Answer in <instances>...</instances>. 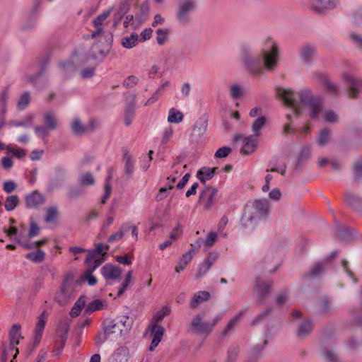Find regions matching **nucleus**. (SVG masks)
Returning a JSON list of instances; mask_svg holds the SVG:
<instances>
[{
	"mask_svg": "<svg viewBox=\"0 0 362 362\" xmlns=\"http://www.w3.org/2000/svg\"><path fill=\"white\" fill-rule=\"evenodd\" d=\"M147 333H150V335L152 337V341L148 349L150 351H153L163 338L164 328L157 322H151L146 332V334Z\"/></svg>",
	"mask_w": 362,
	"mask_h": 362,
	"instance_id": "6e6552de",
	"label": "nucleus"
},
{
	"mask_svg": "<svg viewBox=\"0 0 362 362\" xmlns=\"http://www.w3.org/2000/svg\"><path fill=\"white\" fill-rule=\"evenodd\" d=\"M113 8L103 11L101 14L97 16L92 22L93 26H103L104 22L107 17L110 15Z\"/></svg>",
	"mask_w": 362,
	"mask_h": 362,
	"instance_id": "a18cd8bd",
	"label": "nucleus"
},
{
	"mask_svg": "<svg viewBox=\"0 0 362 362\" xmlns=\"http://www.w3.org/2000/svg\"><path fill=\"white\" fill-rule=\"evenodd\" d=\"M316 53V48L314 45H305L300 49V59L305 64H311Z\"/></svg>",
	"mask_w": 362,
	"mask_h": 362,
	"instance_id": "a211bd4d",
	"label": "nucleus"
},
{
	"mask_svg": "<svg viewBox=\"0 0 362 362\" xmlns=\"http://www.w3.org/2000/svg\"><path fill=\"white\" fill-rule=\"evenodd\" d=\"M59 216V210L57 206H52L46 209L45 221L47 223L54 221Z\"/></svg>",
	"mask_w": 362,
	"mask_h": 362,
	"instance_id": "c03bdc74",
	"label": "nucleus"
},
{
	"mask_svg": "<svg viewBox=\"0 0 362 362\" xmlns=\"http://www.w3.org/2000/svg\"><path fill=\"white\" fill-rule=\"evenodd\" d=\"M25 257L33 262L40 263L45 259V252L37 249L36 251L27 253Z\"/></svg>",
	"mask_w": 362,
	"mask_h": 362,
	"instance_id": "c9c22d12",
	"label": "nucleus"
},
{
	"mask_svg": "<svg viewBox=\"0 0 362 362\" xmlns=\"http://www.w3.org/2000/svg\"><path fill=\"white\" fill-rule=\"evenodd\" d=\"M94 28L91 33V38L98 40L104 47H110L112 42V34L105 30L103 26H94Z\"/></svg>",
	"mask_w": 362,
	"mask_h": 362,
	"instance_id": "1a4fd4ad",
	"label": "nucleus"
},
{
	"mask_svg": "<svg viewBox=\"0 0 362 362\" xmlns=\"http://www.w3.org/2000/svg\"><path fill=\"white\" fill-rule=\"evenodd\" d=\"M259 136V134H255L245 137L243 140V146L240 152L244 154L252 153L257 148Z\"/></svg>",
	"mask_w": 362,
	"mask_h": 362,
	"instance_id": "6ab92c4d",
	"label": "nucleus"
},
{
	"mask_svg": "<svg viewBox=\"0 0 362 362\" xmlns=\"http://www.w3.org/2000/svg\"><path fill=\"white\" fill-rule=\"evenodd\" d=\"M339 0H311V8L321 13L326 9H333L339 4Z\"/></svg>",
	"mask_w": 362,
	"mask_h": 362,
	"instance_id": "ddd939ff",
	"label": "nucleus"
},
{
	"mask_svg": "<svg viewBox=\"0 0 362 362\" xmlns=\"http://www.w3.org/2000/svg\"><path fill=\"white\" fill-rule=\"evenodd\" d=\"M326 269L325 262H319L314 265L310 270V274L313 277H317L320 276Z\"/></svg>",
	"mask_w": 362,
	"mask_h": 362,
	"instance_id": "8fccbe9b",
	"label": "nucleus"
},
{
	"mask_svg": "<svg viewBox=\"0 0 362 362\" xmlns=\"http://www.w3.org/2000/svg\"><path fill=\"white\" fill-rule=\"evenodd\" d=\"M211 297L208 291H199L196 293L190 303V306L192 308H196L200 303L207 301Z\"/></svg>",
	"mask_w": 362,
	"mask_h": 362,
	"instance_id": "cd10ccee",
	"label": "nucleus"
},
{
	"mask_svg": "<svg viewBox=\"0 0 362 362\" xmlns=\"http://www.w3.org/2000/svg\"><path fill=\"white\" fill-rule=\"evenodd\" d=\"M197 8L196 0H182L177 6L176 16L177 21L181 24H187L190 21L191 13Z\"/></svg>",
	"mask_w": 362,
	"mask_h": 362,
	"instance_id": "423d86ee",
	"label": "nucleus"
},
{
	"mask_svg": "<svg viewBox=\"0 0 362 362\" xmlns=\"http://www.w3.org/2000/svg\"><path fill=\"white\" fill-rule=\"evenodd\" d=\"M216 259V257H213L212 256L208 257L203 263L200 265L199 270L197 273V278H202L204 276L209 270L211 267L213 265Z\"/></svg>",
	"mask_w": 362,
	"mask_h": 362,
	"instance_id": "c85d7f7f",
	"label": "nucleus"
},
{
	"mask_svg": "<svg viewBox=\"0 0 362 362\" xmlns=\"http://www.w3.org/2000/svg\"><path fill=\"white\" fill-rule=\"evenodd\" d=\"M47 322V312L43 311L38 317L35 329V342L39 343Z\"/></svg>",
	"mask_w": 362,
	"mask_h": 362,
	"instance_id": "412c9836",
	"label": "nucleus"
},
{
	"mask_svg": "<svg viewBox=\"0 0 362 362\" xmlns=\"http://www.w3.org/2000/svg\"><path fill=\"white\" fill-rule=\"evenodd\" d=\"M217 168L203 167L197 171V177L203 183L211 180L215 175Z\"/></svg>",
	"mask_w": 362,
	"mask_h": 362,
	"instance_id": "b1692460",
	"label": "nucleus"
},
{
	"mask_svg": "<svg viewBox=\"0 0 362 362\" xmlns=\"http://www.w3.org/2000/svg\"><path fill=\"white\" fill-rule=\"evenodd\" d=\"M100 272L105 280H116L121 276L122 269L118 266L106 264L101 268Z\"/></svg>",
	"mask_w": 362,
	"mask_h": 362,
	"instance_id": "4468645a",
	"label": "nucleus"
},
{
	"mask_svg": "<svg viewBox=\"0 0 362 362\" xmlns=\"http://www.w3.org/2000/svg\"><path fill=\"white\" fill-rule=\"evenodd\" d=\"M345 201L347 204L356 210L362 209V199L351 192L345 194Z\"/></svg>",
	"mask_w": 362,
	"mask_h": 362,
	"instance_id": "a878e982",
	"label": "nucleus"
},
{
	"mask_svg": "<svg viewBox=\"0 0 362 362\" xmlns=\"http://www.w3.org/2000/svg\"><path fill=\"white\" fill-rule=\"evenodd\" d=\"M95 182L93 175L90 173H86L79 178V183L82 185L89 186L93 185Z\"/></svg>",
	"mask_w": 362,
	"mask_h": 362,
	"instance_id": "680f3d73",
	"label": "nucleus"
},
{
	"mask_svg": "<svg viewBox=\"0 0 362 362\" xmlns=\"http://www.w3.org/2000/svg\"><path fill=\"white\" fill-rule=\"evenodd\" d=\"M156 40L159 45H164L168 39V30L166 28H159L156 30Z\"/></svg>",
	"mask_w": 362,
	"mask_h": 362,
	"instance_id": "603ef678",
	"label": "nucleus"
},
{
	"mask_svg": "<svg viewBox=\"0 0 362 362\" xmlns=\"http://www.w3.org/2000/svg\"><path fill=\"white\" fill-rule=\"evenodd\" d=\"M276 94L284 103L291 108L292 112L286 114V118L289 122L293 117H298L303 113L302 107H308L310 109V115L313 119L318 118L323 108L322 100L314 97L310 89H302L295 93L291 90L278 88Z\"/></svg>",
	"mask_w": 362,
	"mask_h": 362,
	"instance_id": "f257e3e1",
	"label": "nucleus"
},
{
	"mask_svg": "<svg viewBox=\"0 0 362 362\" xmlns=\"http://www.w3.org/2000/svg\"><path fill=\"white\" fill-rule=\"evenodd\" d=\"M272 263H274V267L272 269H269L271 273L275 272L279 267V264L277 261H276V256L273 251H270L264 254L259 262V266L267 269H269V266Z\"/></svg>",
	"mask_w": 362,
	"mask_h": 362,
	"instance_id": "aec40b11",
	"label": "nucleus"
},
{
	"mask_svg": "<svg viewBox=\"0 0 362 362\" xmlns=\"http://www.w3.org/2000/svg\"><path fill=\"white\" fill-rule=\"evenodd\" d=\"M22 337L21 336V326L20 324H14L9 331V349L11 350H16V354H18V350L16 347L19 344V339Z\"/></svg>",
	"mask_w": 362,
	"mask_h": 362,
	"instance_id": "dca6fc26",
	"label": "nucleus"
},
{
	"mask_svg": "<svg viewBox=\"0 0 362 362\" xmlns=\"http://www.w3.org/2000/svg\"><path fill=\"white\" fill-rule=\"evenodd\" d=\"M144 22V18L141 15L135 14L133 15H127L125 16V19L123 21V25L125 28H129V26H132L136 28Z\"/></svg>",
	"mask_w": 362,
	"mask_h": 362,
	"instance_id": "bb28decb",
	"label": "nucleus"
},
{
	"mask_svg": "<svg viewBox=\"0 0 362 362\" xmlns=\"http://www.w3.org/2000/svg\"><path fill=\"white\" fill-rule=\"evenodd\" d=\"M230 96L234 100L241 98L244 95L243 87L239 83H233L228 87Z\"/></svg>",
	"mask_w": 362,
	"mask_h": 362,
	"instance_id": "72a5a7b5",
	"label": "nucleus"
},
{
	"mask_svg": "<svg viewBox=\"0 0 362 362\" xmlns=\"http://www.w3.org/2000/svg\"><path fill=\"white\" fill-rule=\"evenodd\" d=\"M322 83L328 91L334 95H337L338 93V88L336 85L332 83L329 78L326 77H322Z\"/></svg>",
	"mask_w": 362,
	"mask_h": 362,
	"instance_id": "5fc2aeb1",
	"label": "nucleus"
},
{
	"mask_svg": "<svg viewBox=\"0 0 362 362\" xmlns=\"http://www.w3.org/2000/svg\"><path fill=\"white\" fill-rule=\"evenodd\" d=\"M75 296L74 286L66 281L62 284L59 293L55 297V300L60 305H66L75 298Z\"/></svg>",
	"mask_w": 362,
	"mask_h": 362,
	"instance_id": "0eeeda50",
	"label": "nucleus"
},
{
	"mask_svg": "<svg viewBox=\"0 0 362 362\" xmlns=\"http://www.w3.org/2000/svg\"><path fill=\"white\" fill-rule=\"evenodd\" d=\"M35 133L36 135L42 139H44L49 136L50 129L47 128V126L42 125V126H36L34 127Z\"/></svg>",
	"mask_w": 362,
	"mask_h": 362,
	"instance_id": "0e129e2a",
	"label": "nucleus"
},
{
	"mask_svg": "<svg viewBox=\"0 0 362 362\" xmlns=\"http://www.w3.org/2000/svg\"><path fill=\"white\" fill-rule=\"evenodd\" d=\"M273 281L272 280H264L261 278L257 279L255 284V291L259 303L267 296L272 286Z\"/></svg>",
	"mask_w": 362,
	"mask_h": 362,
	"instance_id": "9b49d317",
	"label": "nucleus"
},
{
	"mask_svg": "<svg viewBox=\"0 0 362 362\" xmlns=\"http://www.w3.org/2000/svg\"><path fill=\"white\" fill-rule=\"evenodd\" d=\"M194 254V250L192 249L182 255L179 259L177 265L175 267L176 272L180 273L184 270L186 266L191 262Z\"/></svg>",
	"mask_w": 362,
	"mask_h": 362,
	"instance_id": "393cba45",
	"label": "nucleus"
},
{
	"mask_svg": "<svg viewBox=\"0 0 362 362\" xmlns=\"http://www.w3.org/2000/svg\"><path fill=\"white\" fill-rule=\"evenodd\" d=\"M30 101L29 92L23 93L17 103V107L20 110H24Z\"/></svg>",
	"mask_w": 362,
	"mask_h": 362,
	"instance_id": "864d4df0",
	"label": "nucleus"
},
{
	"mask_svg": "<svg viewBox=\"0 0 362 362\" xmlns=\"http://www.w3.org/2000/svg\"><path fill=\"white\" fill-rule=\"evenodd\" d=\"M349 86V95L351 98H356L358 93L362 90V80H358L349 75L344 76Z\"/></svg>",
	"mask_w": 362,
	"mask_h": 362,
	"instance_id": "f3484780",
	"label": "nucleus"
},
{
	"mask_svg": "<svg viewBox=\"0 0 362 362\" xmlns=\"http://www.w3.org/2000/svg\"><path fill=\"white\" fill-rule=\"evenodd\" d=\"M313 328V322L309 319H306L301 322L298 327V335L301 337H307Z\"/></svg>",
	"mask_w": 362,
	"mask_h": 362,
	"instance_id": "473e14b6",
	"label": "nucleus"
},
{
	"mask_svg": "<svg viewBox=\"0 0 362 362\" xmlns=\"http://www.w3.org/2000/svg\"><path fill=\"white\" fill-rule=\"evenodd\" d=\"M124 168H125V172L127 174H131L134 171V161L132 159V156L130 154L128 153V152H125L124 154Z\"/></svg>",
	"mask_w": 362,
	"mask_h": 362,
	"instance_id": "4d7b16f0",
	"label": "nucleus"
},
{
	"mask_svg": "<svg viewBox=\"0 0 362 362\" xmlns=\"http://www.w3.org/2000/svg\"><path fill=\"white\" fill-rule=\"evenodd\" d=\"M339 235L342 240L350 242L356 237V230L354 228H344L339 230Z\"/></svg>",
	"mask_w": 362,
	"mask_h": 362,
	"instance_id": "58836bf2",
	"label": "nucleus"
},
{
	"mask_svg": "<svg viewBox=\"0 0 362 362\" xmlns=\"http://www.w3.org/2000/svg\"><path fill=\"white\" fill-rule=\"evenodd\" d=\"M207 128V120L205 118H199L194 126V132H198L199 135L203 134Z\"/></svg>",
	"mask_w": 362,
	"mask_h": 362,
	"instance_id": "09e8293b",
	"label": "nucleus"
},
{
	"mask_svg": "<svg viewBox=\"0 0 362 362\" xmlns=\"http://www.w3.org/2000/svg\"><path fill=\"white\" fill-rule=\"evenodd\" d=\"M44 122H45L47 128L50 130H54L57 127V118L55 115L51 112H47L44 115Z\"/></svg>",
	"mask_w": 362,
	"mask_h": 362,
	"instance_id": "e433bc0d",
	"label": "nucleus"
},
{
	"mask_svg": "<svg viewBox=\"0 0 362 362\" xmlns=\"http://www.w3.org/2000/svg\"><path fill=\"white\" fill-rule=\"evenodd\" d=\"M25 202L27 208H36L45 202V197L39 191L35 190L25 196Z\"/></svg>",
	"mask_w": 362,
	"mask_h": 362,
	"instance_id": "2eb2a0df",
	"label": "nucleus"
},
{
	"mask_svg": "<svg viewBox=\"0 0 362 362\" xmlns=\"http://www.w3.org/2000/svg\"><path fill=\"white\" fill-rule=\"evenodd\" d=\"M218 193V189L206 186L201 192L199 202L204 205L205 209H210L214 202Z\"/></svg>",
	"mask_w": 362,
	"mask_h": 362,
	"instance_id": "9d476101",
	"label": "nucleus"
},
{
	"mask_svg": "<svg viewBox=\"0 0 362 362\" xmlns=\"http://www.w3.org/2000/svg\"><path fill=\"white\" fill-rule=\"evenodd\" d=\"M269 214V203L266 199L249 202L244 207L241 225L245 228H253L259 222L266 219Z\"/></svg>",
	"mask_w": 362,
	"mask_h": 362,
	"instance_id": "7ed1b4c3",
	"label": "nucleus"
},
{
	"mask_svg": "<svg viewBox=\"0 0 362 362\" xmlns=\"http://www.w3.org/2000/svg\"><path fill=\"white\" fill-rule=\"evenodd\" d=\"M20 202L19 197L17 195H11L6 197L4 207L8 211H11L18 205Z\"/></svg>",
	"mask_w": 362,
	"mask_h": 362,
	"instance_id": "a19ab883",
	"label": "nucleus"
},
{
	"mask_svg": "<svg viewBox=\"0 0 362 362\" xmlns=\"http://www.w3.org/2000/svg\"><path fill=\"white\" fill-rule=\"evenodd\" d=\"M216 239H217V234L214 232H210L208 234L206 240H202L199 239L197 240V244H198L199 247H200L201 243H203L205 248L206 250H208L214 245V243L216 241Z\"/></svg>",
	"mask_w": 362,
	"mask_h": 362,
	"instance_id": "79ce46f5",
	"label": "nucleus"
},
{
	"mask_svg": "<svg viewBox=\"0 0 362 362\" xmlns=\"http://www.w3.org/2000/svg\"><path fill=\"white\" fill-rule=\"evenodd\" d=\"M105 306V301L100 299H96L89 303L86 308L85 312L88 315H90L95 311L101 310Z\"/></svg>",
	"mask_w": 362,
	"mask_h": 362,
	"instance_id": "7c9ffc66",
	"label": "nucleus"
},
{
	"mask_svg": "<svg viewBox=\"0 0 362 362\" xmlns=\"http://www.w3.org/2000/svg\"><path fill=\"white\" fill-rule=\"evenodd\" d=\"M114 319L119 327L122 329L125 334L132 329L134 323V319L132 317L128 315H119Z\"/></svg>",
	"mask_w": 362,
	"mask_h": 362,
	"instance_id": "4be33fe9",
	"label": "nucleus"
},
{
	"mask_svg": "<svg viewBox=\"0 0 362 362\" xmlns=\"http://www.w3.org/2000/svg\"><path fill=\"white\" fill-rule=\"evenodd\" d=\"M323 355L327 362H339L337 355L332 349H324Z\"/></svg>",
	"mask_w": 362,
	"mask_h": 362,
	"instance_id": "69168bd1",
	"label": "nucleus"
},
{
	"mask_svg": "<svg viewBox=\"0 0 362 362\" xmlns=\"http://www.w3.org/2000/svg\"><path fill=\"white\" fill-rule=\"evenodd\" d=\"M272 313V308H267L264 312L257 315L251 322L252 326H257L263 322Z\"/></svg>",
	"mask_w": 362,
	"mask_h": 362,
	"instance_id": "13d9d810",
	"label": "nucleus"
},
{
	"mask_svg": "<svg viewBox=\"0 0 362 362\" xmlns=\"http://www.w3.org/2000/svg\"><path fill=\"white\" fill-rule=\"evenodd\" d=\"M86 300L85 296H81L80 298L76 301L71 310L70 312V315L72 317H76L78 316L82 310V308L85 306Z\"/></svg>",
	"mask_w": 362,
	"mask_h": 362,
	"instance_id": "4c0bfd02",
	"label": "nucleus"
},
{
	"mask_svg": "<svg viewBox=\"0 0 362 362\" xmlns=\"http://www.w3.org/2000/svg\"><path fill=\"white\" fill-rule=\"evenodd\" d=\"M205 317L206 313L202 311L192 318L189 325L192 332L208 336L212 332L210 322L206 321Z\"/></svg>",
	"mask_w": 362,
	"mask_h": 362,
	"instance_id": "39448f33",
	"label": "nucleus"
},
{
	"mask_svg": "<svg viewBox=\"0 0 362 362\" xmlns=\"http://www.w3.org/2000/svg\"><path fill=\"white\" fill-rule=\"evenodd\" d=\"M33 116L28 115L22 121H11L9 122V124L11 126H13L15 127H28L31 126V122L33 120Z\"/></svg>",
	"mask_w": 362,
	"mask_h": 362,
	"instance_id": "052dcab7",
	"label": "nucleus"
},
{
	"mask_svg": "<svg viewBox=\"0 0 362 362\" xmlns=\"http://www.w3.org/2000/svg\"><path fill=\"white\" fill-rule=\"evenodd\" d=\"M278 57V47L271 40L259 53H255L250 49H243L240 59L250 74L259 75L263 73L264 68L273 71L277 65Z\"/></svg>",
	"mask_w": 362,
	"mask_h": 362,
	"instance_id": "f03ea898",
	"label": "nucleus"
},
{
	"mask_svg": "<svg viewBox=\"0 0 362 362\" xmlns=\"http://www.w3.org/2000/svg\"><path fill=\"white\" fill-rule=\"evenodd\" d=\"M135 99L136 95H134L133 100L126 107L124 110V124L129 126L135 116Z\"/></svg>",
	"mask_w": 362,
	"mask_h": 362,
	"instance_id": "5701e85b",
	"label": "nucleus"
},
{
	"mask_svg": "<svg viewBox=\"0 0 362 362\" xmlns=\"http://www.w3.org/2000/svg\"><path fill=\"white\" fill-rule=\"evenodd\" d=\"M244 311L241 310L238 313L237 315H235L234 317H233L227 324L224 329L221 332L222 336L227 335L236 325V324L238 322L241 317L243 315Z\"/></svg>",
	"mask_w": 362,
	"mask_h": 362,
	"instance_id": "ea45409f",
	"label": "nucleus"
},
{
	"mask_svg": "<svg viewBox=\"0 0 362 362\" xmlns=\"http://www.w3.org/2000/svg\"><path fill=\"white\" fill-rule=\"evenodd\" d=\"M240 351V348L238 345L231 346L227 351V362H233Z\"/></svg>",
	"mask_w": 362,
	"mask_h": 362,
	"instance_id": "bf43d9fd",
	"label": "nucleus"
},
{
	"mask_svg": "<svg viewBox=\"0 0 362 362\" xmlns=\"http://www.w3.org/2000/svg\"><path fill=\"white\" fill-rule=\"evenodd\" d=\"M109 248L110 247L107 245H105L102 243L97 244L95 250H87L88 260L90 258H95V257L98 255H105L107 253Z\"/></svg>",
	"mask_w": 362,
	"mask_h": 362,
	"instance_id": "2f4dec72",
	"label": "nucleus"
},
{
	"mask_svg": "<svg viewBox=\"0 0 362 362\" xmlns=\"http://www.w3.org/2000/svg\"><path fill=\"white\" fill-rule=\"evenodd\" d=\"M82 194V191L77 187H70L67 191V197L71 199H76Z\"/></svg>",
	"mask_w": 362,
	"mask_h": 362,
	"instance_id": "774afa93",
	"label": "nucleus"
},
{
	"mask_svg": "<svg viewBox=\"0 0 362 362\" xmlns=\"http://www.w3.org/2000/svg\"><path fill=\"white\" fill-rule=\"evenodd\" d=\"M232 151V149L229 146H223L221 148H219L215 153L214 157L218 158H223L227 157L230 152Z\"/></svg>",
	"mask_w": 362,
	"mask_h": 362,
	"instance_id": "338daca9",
	"label": "nucleus"
},
{
	"mask_svg": "<svg viewBox=\"0 0 362 362\" xmlns=\"http://www.w3.org/2000/svg\"><path fill=\"white\" fill-rule=\"evenodd\" d=\"M71 130L76 135H81L85 132V127L82 124L81 120L76 117L71 123Z\"/></svg>",
	"mask_w": 362,
	"mask_h": 362,
	"instance_id": "de8ad7c7",
	"label": "nucleus"
},
{
	"mask_svg": "<svg viewBox=\"0 0 362 362\" xmlns=\"http://www.w3.org/2000/svg\"><path fill=\"white\" fill-rule=\"evenodd\" d=\"M6 150L8 153L12 154L13 156L18 158H23L26 155L25 151L24 149L15 148L11 145H8L6 148Z\"/></svg>",
	"mask_w": 362,
	"mask_h": 362,
	"instance_id": "6e6d98bb",
	"label": "nucleus"
},
{
	"mask_svg": "<svg viewBox=\"0 0 362 362\" xmlns=\"http://www.w3.org/2000/svg\"><path fill=\"white\" fill-rule=\"evenodd\" d=\"M103 333H100L98 336V342L102 344L107 339L111 341L116 340L118 337L123 334L122 329L119 327L115 319H106L103 322Z\"/></svg>",
	"mask_w": 362,
	"mask_h": 362,
	"instance_id": "20e7f679",
	"label": "nucleus"
},
{
	"mask_svg": "<svg viewBox=\"0 0 362 362\" xmlns=\"http://www.w3.org/2000/svg\"><path fill=\"white\" fill-rule=\"evenodd\" d=\"M266 118L264 116L257 118L252 124V131L255 134H259L260 130L265 126Z\"/></svg>",
	"mask_w": 362,
	"mask_h": 362,
	"instance_id": "49530a36",
	"label": "nucleus"
},
{
	"mask_svg": "<svg viewBox=\"0 0 362 362\" xmlns=\"http://www.w3.org/2000/svg\"><path fill=\"white\" fill-rule=\"evenodd\" d=\"M170 310L167 306L163 307L160 311H158L153 317L151 322H157L162 321L165 316L169 315Z\"/></svg>",
	"mask_w": 362,
	"mask_h": 362,
	"instance_id": "e2e57ef3",
	"label": "nucleus"
},
{
	"mask_svg": "<svg viewBox=\"0 0 362 362\" xmlns=\"http://www.w3.org/2000/svg\"><path fill=\"white\" fill-rule=\"evenodd\" d=\"M139 42V35L136 33H132L130 36L124 37L122 39V45L127 49H131L137 45Z\"/></svg>",
	"mask_w": 362,
	"mask_h": 362,
	"instance_id": "f704fd0d",
	"label": "nucleus"
},
{
	"mask_svg": "<svg viewBox=\"0 0 362 362\" xmlns=\"http://www.w3.org/2000/svg\"><path fill=\"white\" fill-rule=\"evenodd\" d=\"M133 0H121L113 14V26L117 28L123 17L129 12Z\"/></svg>",
	"mask_w": 362,
	"mask_h": 362,
	"instance_id": "f8f14e48",
	"label": "nucleus"
},
{
	"mask_svg": "<svg viewBox=\"0 0 362 362\" xmlns=\"http://www.w3.org/2000/svg\"><path fill=\"white\" fill-rule=\"evenodd\" d=\"M183 119V114L175 108H171L168 112V121L170 123H179Z\"/></svg>",
	"mask_w": 362,
	"mask_h": 362,
	"instance_id": "37998d69",
	"label": "nucleus"
},
{
	"mask_svg": "<svg viewBox=\"0 0 362 362\" xmlns=\"http://www.w3.org/2000/svg\"><path fill=\"white\" fill-rule=\"evenodd\" d=\"M132 270H129L127 273L123 283L120 285V287L117 292L118 296H121L124 293V291H126V289L127 288L128 286L129 285V284L132 281Z\"/></svg>",
	"mask_w": 362,
	"mask_h": 362,
	"instance_id": "3c124183",
	"label": "nucleus"
},
{
	"mask_svg": "<svg viewBox=\"0 0 362 362\" xmlns=\"http://www.w3.org/2000/svg\"><path fill=\"white\" fill-rule=\"evenodd\" d=\"M332 136V132L327 128L322 129L319 131L316 138V141L318 146H324L328 144Z\"/></svg>",
	"mask_w": 362,
	"mask_h": 362,
	"instance_id": "c756f323",
	"label": "nucleus"
}]
</instances>
